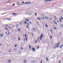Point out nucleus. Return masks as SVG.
Masks as SVG:
<instances>
[{
	"label": "nucleus",
	"instance_id": "42",
	"mask_svg": "<svg viewBox=\"0 0 63 63\" xmlns=\"http://www.w3.org/2000/svg\"><path fill=\"white\" fill-rule=\"evenodd\" d=\"M61 26H62V27H63V25L62 24V25H61Z\"/></svg>",
	"mask_w": 63,
	"mask_h": 63
},
{
	"label": "nucleus",
	"instance_id": "63",
	"mask_svg": "<svg viewBox=\"0 0 63 63\" xmlns=\"http://www.w3.org/2000/svg\"><path fill=\"white\" fill-rule=\"evenodd\" d=\"M37 41H39V40L37 39Z\"/></svg>",
	"mask_w": 63,
	"mask_h": 63
},
{
	"label": "nucleus",
	"instance_id": "57",
	"mask_svg": "<svg viewBox=\"0 0 63 63\" xmlns=\"http://www.w3.org/2000/svg\"><path fill=\"white\" fill-rule=\"evenodd\" d=\"M27 24L28 25H29V24L28 23H27Z\"/></svg>",
	"mask_w": 63,
	"mask_h": 63
},
{
	"label": "nucleus",
	"instance_id": "37",
	"mask_svg": "<svg viewBox=\"0 0 63 63\" xmlns=\"http://www.w3.org/2000/svg\"><path fill=\"white\" fill-rule=\"evenodd\" d=\"M29 23L30 24H32V23L31 22H30Z\"/></svg>",
	"mask_w": 63,
	"mask_h": 63
},
{
	"label": "nucleus",
	"instance_id": "31",
	"mask_svg": "<svg viewBox=\"0 0 63 63\" xmlns=\"http://www.w3.org/2000/svg\"><path fill=\"white\" fill-rule=\"evenodd\" d=\"M18 30L19 31H20V29H18Z\"/></svg>",
	"mask_w": 63,
	"mask_h": 63
},
{
	"label": "nucleus",
	"instance_id": "9",
	"mask_svg": "<svg viewBox=\"0 0 63 63\" xmlns=\"http://www.w3.org/2000/svg\"><path fill=\"white\" fill-rule=\"evenodd\" d=\"M11 62V60L8 61V63H10Z\"/></svg>",
	"mask_w": 63,
	"mask_h": 63
},
{
	"label": "nucleus",
	"instance_id": "51",
	"mask_svg": "<svg viewBox=\"0 0 63 63\" xmlns=\"http://www.w3.org/2000/svg\"><path fill=\"white\" fill-rule=\"evenodd\" d=\"M6 27H7V26H8V25H6Z\"/></svg>",
	"mask_w": 63,
	"mask_h": 63
},
{
	"label": "nucleus",
	"instance_id": "6",
	"mask_svg": "<svg viewBox=\"0 0 63 63\" xmlns=\"http://www.w3.org/2000/svg\"><path fill=\"white\" fill-rule=\"evenodd\" d=\"M25 20V21H28H28H29V20L27 19H26Z\"/></svg>",
	"mask_w": 63,
	"mask_h": 63
},
{
	"label": "nucleus",
	"instance_id": "22",
	"mask_svg": "<svg viewBox=\"0 0 63 63\" xmlns=\"http://www.w3.org/2000/svg\"><path fill=\"white\" fill-rule=\"evenodd\" d=\"M18 40L19 41H20V37H18Z\"/></svg>",
	"mask_w": 63,
	"mask_h": 63
},
{
	"label": "nucleus",
	"instance_id": "13",
	"mask_svg": "<svg viewBox=\"0 0 63 63\" xmlns=\"http://www.w3.org/2000/svg\"><path fill=\"white\" fill-rule=\"evenodd\" d=\"M13 16H16V14L15 13H13L12 14Z\"/></svg>",
	"mask_w": 63,
	"mask_h": 63
},
{
	"label": "nucleus",
	"instance_id": "52",
	"mask_svg": "<svg viewBox=\"0 0 63 63\" xmlns=\"http://www.w3.org/2000/svg\"><path fill=\"white\" fill-rule=\"evenodd\" d=\"M50 20H52V19L51 18H50Z\"/></svg>",
	"mask_w": 63,
	"mask_h": 63
},
{
	"label": "nucleus",
	"instance_id": "36",
	"mask_svg": "<svg viewBox=\"0 0 63 63\" xmlns=\"http://www.w3.org/2000/svg\"><path fill=\"white\" fill-rule=\"evenodd\" d=\"M59 63H61V61H59Z\"/></svg>",
	"mask_w": 63,
	"mask_h": 63
},
{
	"label": "nucleus",
	"instance_id": "48",
	"mask_svg": "<svg viewBox=\"0 0 63 63\" xmlns=\"http://www.w3.org/2000/svg\"><path fill=\"white\" fill-rule=\"evenodd\" d=\"M15 47H16V44L15 45Z\"/></svg>",
	"mask_w": 63,
	"mask_h": 63
},
{
	"label": "nucleus",
	"instance_id": "47",
	"mask_svg": "<svg viewBox=\"0 0 63 63\" xmlns=\"http://www.w3.org/2000/svg\"><path fill=\"white\" fill-rule=\"evenodd\" d=\"M50 37H51V38H52V36H50Z\"/></svg>",
	"mask_w": 63,
	"mask_h": 63
},
{
	"label": "nucleus",
	"instance_id": "62",
	"mask_svg": "<svg viewBox=\"0 0 63 63\" xmlns=\"http://www.w3.org/2000/svg\"><path fill=\"white\" fill-rule=\"evenodd\" d=\"M9 51H11V50H9Z\"/></svg>",
	"mask_w": 63,
	"mask_h": 63
},
{
	"label": "nucleus",
	"instance_id": "1",
	"mask_svg": "<svg viewBox=\"0 0 63 63\" xmlns=\"http://www.w3.org/2000/svg\"><path fill=\"white\" fill-rule=\"evenodd\" d=\"M60 45V44L59 43V42H58L57 43L56 45L55 46H56L57 47H59V46Z\"/></svg>",
	"mask_w": 63,
	"mask_h": 63
},
{
	"label": "nucleus",
	"instance_id": "40",
	"mask_svg": "<svg viewBox=\"0 0 63 63\" xmlns=\"http://www.w3.org/2000/svg\"><path fill=\"white\" fill-rule=\"evenodd\" d=\"M8 35H9V32H8V33H7Z\"/></svg>",
	"mask_w": 63,
	"mask_h": 63
},
{
	"label": "nucleus",
	"instance_id": "7",
	"mask_svg": "<svg viewBox=\"0 0 63 63\" xmlns=\"http://www.w3.org/2000/svg\"><path fill=\"white\" fill-rule=\"evenodd\" d=\"M32 49L34 51H35V48H32Z\"/></svg>",
	"mask_w": 63,
	"mask_h": 63
},
{
	"label": "nucleus",
	"instance_id": "61",
	"mask_svg": "<svg viewBox=\"0 0 63 63\" xmlns=\"http://www.w3.org/2000/svg\"><path fill=\"white\" fill-rule=\"evenodd\" d=\"M14 50H16V49H14Z\"/></svg>",
	"mask_w": 63,
	"mask_h": 63
},
{
	"label": "nucleus",
	"instance_id": "54",
	"mask_svg": "<svg viewBox=\"0 0 63 63\" xmlns=\"http://www.w3.org/2000/svg\"><path fill=\"white\" fill-rule=\"evenodd\" d=\"M21 48L22 49H23V48Z\"/></svg>",
	"mask_w": 63,
	"mask_h": 63
},
{
	"label": "nucleus",
	"instance_id": "12",
	"mask_svg": "<svg viewBox=\"0 0 63 63\" xmlns=\"http://www.w3.org/2000/svg\"><path fill=\"white\" fill-rule=\"evenodd\" d=\"M50 32H51V34H52V29H50Z\"/></svg>",
	"mask_w": 63,
	"mask_h": 63
},
{
	"label": "nucleus",
	"instance_id": "46",
	"mask_svg": "<svg viewBox=\"0 0 63 63\" xmlns=\"http://www.w3.org/2000/svg\"><path fill=\"white\" fill-rule=\"evenodd\" d=\"M20 24H22V22H20Z\"/></svg>",
	"mask_w": 63,
	"mask_h": 63
},
{
	"label": "nucleus",
	"instance_id": "53",
	"mask_svg": "<svg viewBox=\"0 0 63 63\" xmlns=\"http://www.w3.org/2000/svg\"><path fill=\"white\" fill-rule=\"evenodd\" d=\"M32 36H33V33H32Z\"/></svg>",
	"mask_w": 63,
	"mask_h": 63
},
{
	"label": "nucleus",
	"instance_id": "11",
	"mask_svg": "<svg viewBox=\"0 0 63 63\" xmlns=\"http://www.w3.org/2000/svg\"><path fill=\"white\" fill-rule=\"evenodd\" d=\"M29 47L30 49H31V46L30 45H29Z\"/></svg>",
	"mask_w": 63,
	"mask_h": 63
},
{
	"label": "nucleus",
	"instance_id": "41",
	"mask_svg": "<svg viewBox=\"0 0 63 63\" xmlns=\"http://www.w3.org/2000/svg\"><path fill=\"white\" fill-rule=\"evenodd\" d=\"M25 37H26L27 36V35L26 34H25Z\"/></svg>",
	"mask_w": 63,
	"mask_h": 63
},
{
	"label": "nucleus",
	"instance_id": "28",
	"mask_svg": "<svg viewBox=\"0 0 63 63\" xmlns=\"http://www.w3.org/2000/svg\"><path fill=\"white\" fill-rule=\"evenodd\" d=\"M59 20H60V22H61V19H59Z\"/></svg>",
	"mask_w": 63,
	"mask_h": 63
},
{
	"label": "nucleus",
	"instance_id": "49",
	"mask_svg": "<svg viewBox=\"0 0 63 63\" xmlns=\"http://www.w3.org/2000/svg\"><path fill=\"white\" fill-rule=\"evenodd\" d=\"M26 27L27 28H28V26H26Z\"/></svg>",
	"mask_w": 63,
	"mask_h": 63
},
{
	"label": "nucleus",
	"instance_id": "19",
	"mask_svg": "<svg viewBox=\"0 0 63 63\" xmlns=\"http://www.w3.org/2000/svg\"><path fill=\"white\" fill-rule=\"evenodd\" d=\"M56 47H56V46L55 45V47H54L53 48L54 49L56 48Z\"/></svg>",
	"mask_w": 63,
	"mask_h": 63
},
{
	"label": "nucleus",
	"instance_id": "32",
	"mask_svg": "<svg viewBox=\"0 0 63 63\" xmlns=\"http://www.w3.org/2000/svg\"><path fill=\"white\" fill-rule=\"evenodd\" d=\"M5 29H6V30H8V29H7V28H5Z\"/></svg>",
	"mask_w": 63,
	"mask_h": 63
},
{
	"label": "nucleus",
	"instance_id": "20",
	"mask_svg": "<svg viewBox=\"0 0 63 63\" xmlns=\"http://www.w3.org/2000/svg\"><path fill=\"white\" fill-rule=\"evenodd\" d=\"M46 59L47 61H48V58L47 57L46 58Z\"/></svg>",
	"mask_w": 63,
	"mask_h": 63
},
{
	"label": "nucleus",
	"instance_id": "35",
	"mask_svg": "<svg viewBox=\"0 0 63 63\" xmlns=\"http://www.w3.org/2000/svg\"><path fill=\"white\" fill-rule=\"evenodd\" d=\"M24 2L23 1L22 3V4H24Z\"/></svg>",
	"mask_w": 63,
	"mask_h": 63
},
{
	"label": "nucleus",
	"instance_id": "55",
	"mask_svg": "<svg viewBox=\"0 0 63 63\" xmlns=\"http://www.w3.org/2000/svg\"><path fill=\"white\" fill-rule=\"evenodd\" d=\"M61 32H60V34L61 35Z\"/></svg>",
	"mask_w": 63,
	"mask_h": 63
},
{
	"label": "nucleus",
	"instance_id": "43",
	"mask_svg": "<svg viewBox=\"0 0 63 63\" xmlns=\"http://www.w3.org/2000/svg\"><path fill=\"white\" fill-rule=\"evenodd\" d=\"M34 42L35 43H37V41H35Z\"/></svg>",
	"mask_w": 63,
	"mask_h": 63
},
{
	"label": "nucleus",
	"instance_id": "26",
	"mask_svg": "<svg viewBox=\"0 0 63 63\" xmlns=\"http://www.w3.org/2000/svg\"><path fill=\"white\" fill-rule=\"evenodd\" d=\"M9 29H11V27H10V26H9Z\"/></svg>",
	"mask_w": 63,
	"mask_h": 63
},
{
	"label": "nucleus",
	"instance_id": "14",
	"mask_svg": "<svg viewBox=\"0 0 63 63\" xmlns=\"http://www.w3.org/2000/svg\"><path fill=\"white\" fill-rule=\"evenodd\" d=\"M7 20H11V19L9 18H8L7 19Z\"/></svg>",
	"mask_w": 63,
	"mask_h": 63
},
{
	"label": "nucleus",
	"instance_id": "21",
	"mask_svg": "<svg viewBox=\"0 0 63 63\" xmlns=\"http://www.w3.org/2000/svg\"><path fill=\"white\" fill-rule=\"evenodd\" d=\"M63 45H62L60 47V48H61L62 47H63Z\"/></svg>",
	"mask_w": 63,
	"mask_h": 63
},
{
	"label": "nucleus",
	"instance_id": "15",
	"mask_svg": "<svg viewBox=\"0 0 63 63\" xmlns=\"http://www.w3.org/2000/svg\"><path fill=\"white\" fill-rule=\"evenodd\" d=\"M24 23L25 24H27V22H26V21H24Z\"/></svg>",
	"mask_w": 63,
	"mask_h": 63
},
{
	"label": "nucleus",
	"instance_id": "2",
	"mask_svg": "<svg viewBox=\"0 0 63 63\" xmlns=\"http://www.w3.org/2000/svg\"><path fill=\"white\" fill-rule=\"evenodd\" d=\"M31 3L30 2H25L24 4H31Z\"/></svg>",
	"mask_w": 63,
	"mask_h": 63
},
{
	"label": "nucleus",
	"instance_id": "27",
	"mask_svg": "<svg viewBox=\"0 0 63 63\" xmlns=\"http://www.w3.org/2000/svg\"><path fill=\"white\" fill-rule=\"evenodd\" d=\"M45 18H46V19H47V18H48L47 17V16H45Z\"/></svg>",
	"mask_w": 63,
	"mask_h": 63
},
{
	"label": "nucleus",
	"instance_id": "18",
	"mask_svg": "<svg viewBox=\"0 0 63 63\" xmlns=\"http://www.w3.org/2000/svg\"><path fill=\"white\" fill-rule=\"evenodd\" d=\"M23 61L24 63H26V60H24Z\"/></svg>",
	"mask_w": 63,
	"mask_h": 63
},
{
	"label": "nucleus",
	"instance_id": "58",
	"mask_svg": "<svg viewBox=\"0 0 63 63\" xmlns=\"http://www.w3.org/2000/svg\"><path fill=\"white\" fill-rule=\"evenodd\" d=\"M12 33H13V31H12Z\"/></svg>",
	"mask_w": 63,
	"mask_h": 63
},
{
	"label": "nucleus",
	"instance_id": "34",
	"mask_svg": "<svg viewBox=\"0 0 63 63\" xmlns=\"http://www.w3.org/2000/svg\"><path fill=\"white\" fill-rule=\"evenodd\" d=\"M15 5V4L14 3L12 5L13 6H14V5Z\"/></svg>",
	"mask_w": 63,
	"mask_h": 63
},
{
	"label": "nucleus",
	"instance_id": "24",
	"mask_svg": "<svg viewBox=\"0 0 63 63\" xmlns=\"http://www.w3.org/2000/svg\"><path fill=\"white\" fill-rule=\"evenodd\" d=\"M61 19H62V20H63V17H62V16L61 17Z\"/></svg>",
	"mask_w": 63,
	"mask_h": 63
},
{
	"label": "nucleus",
	"instance_id": "16",
	"mask_svg": "<svg viewBox=\"0 0 63 63\" xmlns=\"http://www.w3.org/2000/svg\"><path fill=\"white\" fill-rule=\"evenodd\" d=\"M54 23L55 24H56V25H57V23H56L55 21L54 22Z\"/></svg>",
	"mask_w": 63,
	"mask_h": 63
},
{
	"label": "nucleus",
	"instance_id": "60",
	"mask_svg": "<svg viewBox=\"0 0 63 63\" xmlns=\"http://www.w3.org/2000/svg\"><path fill=\"white\" fill-rule=\"evenodd\" d=\"M62 12H63V10H62Z\"/></svg>",
	"mask_w": 63,
	"mask_h": 63
},
{
	"label": "nucleus",
	"instance_id": "44",
	"mask_svg": "<svg viewBox=\"0 0 63 63\" xmlns=\"http://www.w3.org/2000/svg\"><path fill=\"white\" fill-rule=\"evenodd\" d=\"M59 22V21L58 20H57V22Z\"/></svg>",
	"mask_w": 63,
	"mask_h": 63
},
{
	"label": "nucleus",
	"instance_id": "56",
	"mask_svg": "<svg viewBox=\"0 0 63 63\" xmlns=\"http://www.w3.org/2000/svg\"><path fill=\"white\" fill-rule=\"evenodd\" d=\"M5 34H7V32H5Z\"/></svg>",
	"mask_w": 63,
	"mask_h": 63
},
{
	"label": "nucleus",
	"instance_id": "45",
	"mask_svg": "<svg viewBox=\"0 0 63 63\" xmlns=\"http://www.w3.org/2000/svg\"><path fill=\"white\" fill-rule=\"evenodd\" d=\"M17 27H18V26H19V25H17Z\"/></svg>",
	"mask_w": 63,
	"mask_h": 63
},
{
	"label": "nucleus",
	"instance_id": "10",
	"mask_svg": "<svg viewBox=\"0 0 63 63\" xmlns=\"http://www.w3.org/2000/svg\"><path fill=\"white\" fill-rule=\"evenodd\" d=\"M1 37H2L3 36V35L2 34H1L0 35Z\"/></svg>",
	"mask_w": 63,
	"mask_h": 63
},
{
	"label": "nucleus",
	"instance_id": "30",
	"mask_svg": "<svg viewBox=\"0 0 63 63\" xmlns=\"http://www.w3.org/2000/svg\"><path fill=\"white\" fill-rule=\"evenodd\" d=\"M54 29H55V30L56 29V27H54Z\"/></svg>",
	"mask_w": 63,
	"mask_h": 63
},
{
	"label": "nucleus",
	"instance_id": "64",
	"mask_svg": "<svg viewBox=\"0 0 63 63\" xmlns=\"http://www.w3.org/2000/svg\"><path fill=\"white\" fill-rule=\"evenodd\" d=\"M14 39H15V38H14Z\"/></svg>",
	"mask_w": 63,
	"mask_h": 63
},
{
	"label": "nucleus",
	"instance_id": "23",
	"mask_svg": "<svg viewBox=\"0 0 63 63\" xmlns=\"http://www.w3.org/2000/svg\"><path fill=\"white\" fill-rule=\"evenodd\" d=\"M35 15L36 16H37V13H35Z\"/></svg>",
	"mask_w": 63,
	"mask_h": 63
},
{
	"label": "nucleus",
	"instance_id": "50",
	"mask_svg": "<svg viewBox=\"0 0 63 63\" xmlns=\"http://www.w3.org/2000/svg\"><path fill=\"white\" fill-rule=\"evenodd\" d=\"M2 46V44H0V46Z\"/></svg>",
	"mask_w": 63,
	"mask_h": 63
},
{
	"label": "nucleus",
	"instance_id": "3",
	"mask_svg": "<svg viewBox=\"0 0 63 63\" xmlns=\"http://www.w3.org/2000/svg\"><path fill=\"white\" fill-rule=\"evenodd\" d=\"M43 37H44V35H43V34H41V36H40L41 40H42V38H43Z\"/></svg>",
	"mask_w": 63,
	"mask_h": 63
},
{
	"label": "nucleus",
	"instance_id": "38",
	"mask_svg": "<svg viewBox=\"0 0 63 63\" xmlns=\"http://www.w3.org/2000/svg\"><path fill=\"white\" fill-rule=\"evenodd\" d=\"M37 49H38V48H39V47H37Z\"/></svg>",
	"mask_w": 63,
	"mask_h": 63
},
{
	"label": "nucleus",
	"instance_id": "25",
	"mask_svg": "<svg viewBox=\"0 0 63 63\" xmlns=\"http://www.w3.org/2000/svg\"><path fill=\"white\" fill-rule=\"evenodd\" d=\"M27 37H26V41H27Z\"/></svg>",
	"mask_w": 63,
	"mask_h": 63
},
{
	"label": "nucleus",
	"instance_id": "29",
	"mask_svg": "<svg viewBox=\"0 0 63 63\" xmlns=\"http://www.w3.org/2000/svg\"><path fill=\"white\" fill-rule=\"evenodd\" d=\"M42 61H43V60H41L40 62V63H42Z\"/></svg>",
	"mask_w": 63,
	"mask_h": 63
},
{
	"label": "nucleus",
	"instance_id": "17",
	"mask_svg": "<svg viewBox=\"0 0 63 63\" xmlns=\"http://www.w3.org/2000/svg\"><path fill=\"white\" fill-rule=\"evenodd\" d=\"M17 4L18 5H20V3L19 2H18Z\"/></svg>",
	"mask_w": 63,
	"mask_h": 63
},
{
	"label": "nucleus",
	"instance_id": "39",
	"mask_svg": "<svg viewBox=\"0 0 63 63\" xmlns=\"http://www.w3.org/2000/svg\"><path fill=\"white\" fill-rule=\"evenodd\" d=\"M33 30H35V28H33Z\"/></svg>",
	"mask_w": 63,
	"mask_h": 63
},
{
	"label": "nucleus",
	"instance_id": "4",
	"mask_svg": "<svg viewBox=\"0 0 63 63\" xmlns=\"http://www.w3.org/2000/svg\"><path fill=\"white\" fill-rule=\"evenodd\" d=\"M52 0H46L45 1H44V2H48V1H51Z\"/></svg>",
	"mask_w": 63,
	"mask_h": 63
},
{
	"label": "nucleus",
	"instance_id": "59",
	"mask_svg": "<svg viewBox=\"0 0 63 63\" xmlns=\"http://www.w3.org/2000/svg\"><path fill=\"white\" fill-rule=\"evenodd\" d=\"M54 17H56V16H54Z\"/></svg>",
	"mask_w": 63,
	"mask_h": 63
},
{
	"label": "nucleus",
	"instance_id": "5",
	"mask_svg": "<svg viewBox=\"0 0 63 63\" xmlns=\"http://www.w3.org/2000/svg\"><path fill=\"white\" fill-rule=\"evenodd\" d=\"M45 26L46 28H47L48 27V25H47V23H45Z\"/></svg>",
	"mask_w": 63,
	"mask_h": 63
},
{
	"label": "nucleus",
	"instance_id": "33",
	"mask_svg": "<svg viewBox=\"0 0 63 63\" xmlns=\"http://www.w3.org/2000/svg\"><path fill=\"white\" fill-rule=\"evenodd\" d=\"M45 18H44V17H43L42 18V19H44Z\"/></svg>",
	"mask_w": 63,
	"mask_h": 63
},
{
	"label": "nucleus",
	"instance_id": "8",
	"mask_svg": "<svg viewBox=\"0 0 63 63\" xmlns=\"http://www.w3.org/2000/svg\"><path fill=\"white\" fill-rule=\"evenodd\" d=\"M37 19L38 20H41V19L40 18H37Z\"/></svg>",
	"mask_w": 63,
	"mask_h": 63
}]
</instances>
